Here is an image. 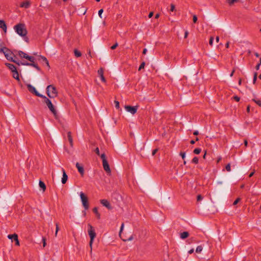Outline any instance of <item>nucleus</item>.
I'll use <instances>...</instances> for the list:
<instances>
[{"mask_svg":"<svg viewBox=\"0 0 261 261\" xmlns=\"http://www.w3.org/2000/svg\"><path fill=\"white\" fill-rule=\"evenodd\" d=\"M14 30L17 34L21 37H25L27 30L24 23H19L14 27Z\"/></svg>","mask_w":261,"mask_h":261,"instance_id":"nucleus-1","label":"nucleus"},{"mask_svg":"<svg viewBox=\"0 0 261 261\" xmlns=\"http://www.w3.org/2000/svg\"><path fill=\"white\" fill-rule=\"evenodd\" d=\"M46 94L50 98H54L58 96V91L56 88L53 85H49L46 88Z\"/></svg>","mask_w":261,"mask_h":261,"instance_id":"nucleus-2","label":"nucleus"},{"mask_svg":"<svg viewBox=\"0 0 261 261\" xmlns=\"http://www.w3.org/2000/svg\"><path fill=\"white\" fill-rule=\"evenodd\" d=\"M88 233L90 238L89 245L91 248V252H92V244L93 243L94 239L96 237V233L95 232V230H94L93 227L91 224H88Z\"/></svg>","mask_w":261,"mask_h":261,"instance_id":"nucleus-3","label":"nucleus"},{"mask_svg":"<svg viewBox=\"0 0 261 261\" xmlns=\"http://www.w3.org/2000/svg\"><path fill=\"white\" fill-rule=\"evenodd\" d=\"M43 99H44V102L46 105L47 107L50 110V111L53 114V115L56 117L57 115V111L56 110L54 106L52 103L50 99H49L47 97H46L45 96H43L42 97Z\"/></svg>","mask_w":261,"mask_h":261,"instance_id":"nucleus-4","label":"nucleus"},{"mask_svg":"<svg viewBox=\"0 0 261 261\" xmlns=\"http://www.w3.org/2000/svg\"><path fill=\"white\" fill-rule=\"evenodd\" d=\"M80 197L82 201V205L85 210H87L89 208V204L87 197L84 194V193H80Z\"/></svg>","mask_w":261,"mask_h":261,"instance_id":"nucleus-5","label":"nucleus"},{"mask_svg":"<svg viewBox=\"0 0 261 261\" xmlns=\"http://www.w3.org/2000/svg\"><path fill=\"white\" fill-rule=\"evenodd\" d=\"M4 51H2L6 58V59L10 61H12L13 60V53L8 48L6 47L4 49Z\"/></svg>","mask_w":261,"mask_h":261,"instance_id":"nucleus-6","label":"nucleus"},{"mask_svg":"<svg viewBox=\"0 0 261 261\" xmlns=\"http://www.w3.org/2000/svg\"><path fill=\"white\" fill-rule=\"evenodd\" d=\"M18 55L20 57V58L26 59L30 62H33L34 60H35V57H34L33 56H30L26 53L21 50L18 51Z\"/></svg>","mask_w":261,"mask_h":261,"instance_id":"nucleus-7","label":"nucleus"},{"mask_svg":"<svg viewBox=\"0 0 261 261\" xmlns=\"http://www.w3.org/2000/svg\"><path fill=\"white\" fill-rule=\"evenodd\" d=\"M28 90L32 93L35 94L36 96L42 98L44 95L40 94L36 89V88L30 84L27 85Z\"/></svg>","mask_w":261,"mask_h":261,"instance_id":"nucleus-8","label":"nucleus"},{"mask_svg":"<svg viewBox=\"0 0 261 261\" xmlns=\"http://www.w3.org/2000/svg\"><path fill=\"white\" fill-rule=\"evenodd\" d=\"M125 109L132 114L134 115L135 114L138 110V106H125Z\"/></svg>","mask_w":261,"mask_h":261,"instance_id":"nucleus-9","label":"nucleus"},{"mask_svg":"<svg viewBox=\"0 0 261 261\" xmlns=\"http://www.w3.org/2000/svg\"><path fill=\"white\" fill-rule=\"evenodd\" d=\"M35 60H34L33 62H31V63H29L27 62H23V63H21V64L22 65L33 66L34 68H35L38 71H40V68L38 66V65L35 63Z\"/></svg>","mask_w":261,"mask_h":261,"instance_id":"nucleus-10","label":"nucleus"},{"mask_svg":"<svg viewBox=\"0 0 261 261\" xmlns=\"http://www.w3.org/2000/svg\"><path fill=\"white\" fill-rule=\"evenodd\" d=\"M100 203L104 206L106 207L109 210L112 209V206L110 203V202L108 201V200L106 199H101L100 201Z\"/></svg>","mask_w":261,"mask_h":261,"instance_id":"nucleus-11","label":"nucleus"},{"mask_svg":"<svg viewBox=\"0 0 261 261\" xmlns=\"http://www.w3.org/2000/svg\"><path fill=\"white\" fill-rule=\"evenodd\" d=\"M102 166L104 170L108 173H111V169L109 165V163L107 161H103L102 162Z\"/></svg>","mask_w":261,"mask_h":261,"instance_id":"nucleus-12","label":"nucleus"},{"mask_svg":"<svg viewBox=\"0 0 261 261\" xmlns=\"http://www.w3.org/2000/svg\"><path fill=\"white\" fill-rule=\"evenodd\" d=\"M98 75H99L101 80L104 82H106V80L103 76V70L102 68H100L97 71Z\"/></svg>","mask_w":261,"mask_h":261,"instance_id":"nucleus-13","label":"nucleus"},{"mask_svg":"<svg viewBox=\"0 0 261 261\" xmlns=\"http://www.w3.org/2000/svg\"><path fill=\"white\" fill-rule=\"evenodd\" d=\"M76 167L77 168L78 171L81 174V175H83L84 174V169L82 165H81L80 163H76Z\"/></svg>","mask_w":261,"mask_h":261,"instance_id":"nucleus-14","label":"nucleus"},{"mask_svg":"<svg viewBox=\"0 0 261 261\" xmlns=\"http://www.w3.org/2000/svg\"><path fill=\"white\" fill-rule=\"evenodd\" d=\"M62 171L63 172V177L62 178V183L63 184H65L68 179V176L66 174L64 169L63 168H62Z\"/></svg>","mask_w":261,"mask_h":261,"instance_id":"nucleus-15","label":"nucleus"},{"mask_svg":"<svg viewBox=\"0 0 261 261\" xmlns=\"http://www.w3.org/2000/svg\"><path fill=\"white\" fill-rule=\"evenodd\" d=\"M0 28H1L5 33L7 32V25L5 22L3 20H0Z\"/></svg>","mask_w":261,"mask_h":261,"instance_id":"nucleus-16","label":"nucleus"},{"mask_svg":"<svg viewBox=\"0 0 261 261\" xmlns=\"http://www.w3.org/2000/svg\"><path fill=\"white\" fill-rule=\"evenodd\" d=\"M5 65L12 71V72L17 70L16 67L13 64L6 63H5Z\"/></svg>","mask_w":261,"mask_h":261,"instance_id":"nucleus-17","label":"nucleus"},{"mask_svg":"<svg viewBox=\"0 0 261 261\" xmlns=\"http://www.w3.org/2000/svg\"><path fill=\"white\" fill-rule=\"evenodd\" d=\"M12 73H13V77L15 79L17 80L18 81H19L20 79H19V74H18L17 70H16V71L13 72Z\"/></svg>","mask_w":261,"mask_h":261,"instance_id":"nucleus-18","label":"nucleus"},{"mask_svg":"<svg viewBox=\"0 0 261 261\" xmlns=\"http://www.w3.org/2000/svg\"><path fill=\"white\" fill-rule=\"evenodd\" d=\"M93 212L96 215V217L98 219H100V214L98 212V208L97 207H94L93 209Z\"/></svg>","mask_w":261,"mask_h":261,"instance_id":"nucleus-19","label":"nucleus"},{"mask_svg":"<svg viewBox=\"0 0 261 261\" xmlns=\"http://www.w3.org/2000/svg\"><path fill=\"white\" fill-rule=\"evenodd\" d=\"M189 236V232L187 231H184L180 233V238L182 239H185L188 238Z\"/></svg>","mask_w":261,"mask_h":261,"instance_id":"nucleus-20","label":"nucleus"},{"mask_svg":"<svg viewBox=\"0 0 261 261\" xmlns=\"http://www.w3.org/2000/svg\"><path fill=\"white\" fill-rule=\"evenodd\" d=\"M39 185L40 188H41L43 192H44L46 190V186L45 184L41 180L39 181Z\"/></svg>","mask_w":261,"mask_h":261,"instance_id":"nucleus-21","label":"nucleus"},{"mask_svg":"<svg viewBox=\"0 0 261 261\" xmlns=\"http://www.w3.org/2000/svg\"><path fill=\"white\" fill-rule=\"evenodd\" d=\"M67 137H68V141L70 142V145L72 146V144H73V140H72V137H71V132H68V133H67Z\"/></svg>","mask_w":261,"mask_h":261,"instance_id":"nucleus-22","label":"nucleus"},{"mask_svg":"<svg viewBox=\"0 0 261 261\" xmlns=\"http://www.w3.org/2000/svg\"><path fill=\"white\" fill-rule=\"evenodd\" d=\"M40 58L47 65V66L48 67H49V63H48V61L47 59H46V58L44 56H40Z\"/></svg>","mask_w":261,"mask_h":261,"instance_id":"nucleus-23","label":"nucleus"},{"mask_svg":"<svg viewBox=\"0 0 261 261\" xmlns=\"http://www.w3.org/2000/svg\"><path fill=\"white\" fill-rule=\"evenodd\" d=\"M30 6V3L28 2H23L21 4L20 7H24V8H28Z\"/></svg>","mask_w":261,"mask_h":261,"instance_id":"nucleus-24","label":"nucleus"},{"mask_svg":"<svg viewBox=\"0 0 261 261\" xmlns=\"http://www.w3.org/2000/svg\"><path fill=\"white\" fill-rule=\"evenodd\" d=\"M6 47L4 46L3 42L0 40V53H2V51L4 50V49Z\"/></svg>","mask_w":261,"mask_h":261,"instance_id":"nucleus-25","label":"nucleus"},{"mask_svg":"<svg viewBox=\"0 0 261 261\" xmlns=\"http://www.w3.org/2000/svg\"><path fill=\"white\" fill-rule=\"evenodd\" d=\"M74 53L76 57H80L82 56L81 53L77 49H74Z\"/></svg>","mask_w":261,"mask_h":261,"instance_id":"nucleus-26","label":"nucleus"},{"mask_svg":"<svg viewBox=\"0 0 261 261\" xmlns=\"http://www.w3.org/2000/svg\"><path fill=\"white\" fill-rule=\"evenodd\" d=\"M226 1L230 6H232L234 3L237 2L238 0H226Z\"/></svg>","mask_w":261,"mask_h":261,"instance_id":"nucleus-27","label":"nucleus"},{"mask_svg":"<svg viewBox=\"0 0 261 261\" xmlns=\"http://www.w3.org/2000/svg\"><path fill=\"white\" fill-rule=\"evenodd\" d=\"M14 240L15 241V244L17 245V246H19L20 244H19V240H18V236H14Z\"/></svg>","mask_w":261,"mask_h":261,"instance_id":"nucleus-28","label":"nucleus"},{"mask_svg":"<svg viewBox=\"0 0 261 261\" xmlns=\"http://www.w3.org/2000/svg\"><path fill=\"white\" fill-rule=\"evenodd\" d=\"M202 247L201 246H198L197 247L196 249V252L197 253H200L201 252V251L202 250Z\"/></svg>","mask_w":261,"mask_h":261,"instance_id":"nucleus-29","label":"nucleus"},{"mask_svg":"<svg viewBox=\"0 0 261 261\" xmlns=\"http://www.w3.org/2000/svg\"><path fill=\"white\" fill-rule=\"evenodd\" d=\"M201 151V149L200 148H197L194 150L193 152L195 154H198L200 153Z\"/></svg>","mask_w":261,"mask_h":261,"instance_id":"nucleus-30","label":"nucleus"},{"mask_svg":"<svg viewBox=\"0 0 261 261\" xmlns=\"http://www.w3.org/2000/svg\"><path fill=\"white\" fill-rule=\"evenodd\" d=\"M145 62H143L141 65H140L139 67V69H138V70H141V69H143L145 67Z\"/></svg>","mask_w":261,"mask_h":261,"instance_id":"nucleus-31","label":"nucleus"},{"mask_svg":"<svg viewBox=\"0 0 261 261\" xmlns=\"http://www.w3.org/2000/svg\"><path fill=\"white\" fill-rule=\"evenodd\" d=\"M198 158L197 157H194L193 159H192V163H195V164H198Z\"/></svg>","mask_w":261,"mask_h":261,"instance_id":"nucleus-32","label":"nucleus"},{"mask_svg":"<svg viewBox=\"0 0 261 261\" xmlns=\"http://www.w3.org/2000/svg\"><path fill=\"white\" fill-rule=\"evenodd\" d=\"M257 72H255L254 73L253 80V84H255V82H256V79H257Z\"/></svg>","mask_w":261,"mask_h":261,"instance_id":"nucleus-33","label":"nucleus"},{"mask_svg":"<svg viewBox=\"0 0 261 261\" xmlns=\"http://www.w3.org/2000/svg\"><path fill=\"white\" fill-rule=\"evenodd\" d=\"M214 41V37L211 36L210 38L209 44L211 46H213Z\"/></svg>","mask_w":261,"mask_h":261,"instance_id":"nucleus-34","label":"nucleus"},{"mask_svg":"<svg viewBox=\"0 0 261 261\" xmlns=\"http://www.w3.org/2000/svg\"><path fill=\"white\" fill-rule=\"evenodd\" d=\"M56 232H55V236L57 237V234H58V232L59 230V225H58V223H56Z\"/></svg>","mask_w":261,"mask_h":261,"instance_id":"nucleus-35","label":"nucleus"},{"mask_svg":"<svg viewBox=\"0 0 261 261\" xmlns=\"http://www.w3.org/2000/svg\"><path fill=\"white\" fill-rule=\"evenodd\" d=\"M100 158L101 159H102V161L103 162V161H107V159H106V155L105 153H102L100 155Z\"/></svg>","mask_w":261,"mask_h":261,"instance_id":"nucleus-36","label":"nucleus"},{"mask_svg":"<svg viewBox=\"0 0 261 261\" xmlns=\"http://www.w3.org/2000/svg\"><path fill=\"white\" fill-rule=\"evenodd\" d=\"M225 169H226V170L227 171H228V172L230 171V170H231L230 164H228L226 166V167H225Z\"/></svg>","mask_w":261,"mask_h":261,"instance_id":"nucleus-37","label":"nucleus"},{"mask_svg":"<svg viewBox=\"0 0 261 261\" xmlns=\"http://www.w3.org/2000/svg\"><path fill=\"white\" fill-rule=\"evenodd\" d=\"M253 100L259 106L261 107V100H255L254 99Z\"/></svg>","mask_w":261,"mask_h":261,"instance_id":"nucleus-38","label":"nucleus"},{"mask_svg":"<svg viewBox=\"0 0 261 261\" xmlns=\"http://www.w3.org/2000/svg\"><path fill=\"white\" fill-rule=\"evenodd\" d=\"M114 103L115 104L116 108L117 109H119L120 106H119V101L115 100L114 101Z\"/></svg>","mask_w":261,"mask_h":261,"instance_id":"nucleus-39","label":"nucleus"},{"mask_svg":"<svg viewBox=\"0 0 261 261\" xmlns=\"http://www.w3.org/2000/svg\"><path fill=\"white\" fill-rule=\"evenodd\" d=\"M17 234L14 233V234H9L8 236V238L9 239H14V236H17Z\"/></svg>","mask_w":261,"mask_h":261,"instance_id":"nucleus-40","label":"nucleus"},{"mask_svg":"<svg viewBox=\"0 0 261 261\" xmlns=\"http://www.w3.org/2000/svg\"><path fill=\"white\" fill-rule=\"evenodd\" d=\"M240 200H241V198H237V199H236V200L233 202V205H236V204H238V203L239 202H240Z\"/></svg>","mask_w":261,"mask_h":261,"instance_id":"nucleus-41","label":"nucleus"},{"mask_svg":"<svg viewBox=\"0 0 261 261\" xmlns=\"http://www.w3.org/2000/svg\"><path fill=\"white\" fill-rule=\"evenodd\" d=\"M180 155L181 156L182 159L183 160H184L186 157V152H180Z\"/></svg>","mask_w":261,"mask_h":261,"instance_id":"nucleus-42","label":"nucleus"},{"mask_svg":"<svg viewBox=\"0 0 261 261\" xmlns=\"http://www.w3.org/2000/svg\"><path fill=\"white\" fill-rule=\"evenodd\" d=\"M11 62H13L15 63H16V64H17L18 65H21V63L22 62H20L19 61H17V60H16L15 59H13V60L11 61Z\"/></svg>","mask_w":261,"mask_h":261,"instance_id":"nucleus-43","label":"nucleus"},{"mask_svg":"<svg viewBox=\"0 0 261 261\" xmlns=\"http://www.w3.org/2000/svg\"><path fill=\"white\" fill-rule=\"evenodd\" d=\"M118 46L117 42H116L111 47L112 49H115Z\"/></svg>","mask_w":261,"mask_h":261,"instance_id":"nucleus-44","label":"nucleus"},{"mask_svg":"<svg viewBox=\"0 0 261 261\" xmlns=\"http://www.w3.org/2000/svg\"><path fill=\"white\" fill-rule=\"evenodd\" d=\"M203 199V197L201 195H198L197 197V200L200 201Z\"/></svg>","mask_w":261,"mask_h":261,"instance_id":"nucleus-45","label":"nucleus"},{"mask_svg":"<svg viewBox=\"0 0 261 261\" xmlns=\"http://www.w3.org/2000/svg\"><path fill=\"white\" fill-rule=\"evenodd\" d=\"M171 6V8H170V11H171V12L174 11L175 10V6H174V5H173V4H171V6Z\"/></svg>","mask_w":261,"mask_h":261,"instance_id":"nucleus-46","label":"nucleus"},{"mask_svg":"<svg viewBox=\"0 0 261 261\" xmlns=\"http://www.w3.org/2000/svg\"><path fill=\"white\" fill-rule=\"evenodd\" d=\"M123 228H124V223H122L121 224V228H120V232H119V236H121V233L123 229Z\"/></svg>","mask_w":261,"mask_h":261,"instance_id":"nucleus-47","label":"nucleus"},{"mask_svg":"<svg viewBox=\"0 0 261 261\" xmlns=\"http://www.w3.org/2000/svg\"><path fill=\"white\" fill-rule=\"evenodd\" d=\"M197 16L195 15H193V22L194 23H196L197 22Z\"/></svg>","mask_w":261,"mask_h":261,"instance_id":"nucleus-48","label":"nucleus"},{"mask_svg":"<svg viewBox=\"0 0 261 261\" xmlns=\"http://www.w3.org/2000/svg\"><path fill=\"white\" fill-rule=\"evenodd\" d=\"M103 11V9H100V10H99L98 11V15H99V16L100 18H102V17H101V14H102V13Z\"/></svg>","mask_w":261,"mask_h":261,"instance_id":"nucleus-49","label":"nucleus"},{"mask_svg":"<svg viewBox=\"0 0 261 261\" xmlns=\"http://www.w3.org/2000/svg\"><path fill=\"white\" fill-rule=\"evenodd\" d=\"M43 246L44 247L46 246V240L45 238H42Z\"/></svg>","mask_w":261,"mask_h":261,"instance_id":"nucleus-50","label":"nucleus"},{"mask_svg":"<svg viewBox=\"0 0 261 261\" xmlns=\"http://www.w3.org/2000/svg\"><path fill=\"white\" fill-rule=\"evenodd\" d=\"M158 151V149L156 148V149H154L152 152V155H154L155 154V153L157 152V151Z\"/></svg>","mask_w":261,"mask_h":261,"instance_id":"nucleus-51","label":"nucleus"},{"mask_svg":"<svg viewBox=\"0 0 261 261\" xmlns=\"http://www.w3.org/2000/svg\"><path fill=\"white\" fill-rule=\"evenodd\" d=\"M95 153L97 154V155H99V148L98 147L96 148L95 150Z\"/></svg>","mask_w":261,"mask_h":261,"instance_id":"nucleus-52","label":"nucleus"},{"mask_svg":"<svg viewBox=\"0 0 261 261\" xmlns=\"http://www.w3.org/2000/svg\"><path fill=\"white\" fill-rule=\"evenodd\" d=\"M233 99L236 100L237 101H239L240 98L237 96H235L233 97Z\"/></svg>","mask_w":261,"mask_h":261,"instance_id":"nucleus-53","label":"nucleus"},{"mask_svg":"<svg viewBox=\"0 0 261 261\" xmlns=\"http://www.w3.org/2000/svg\"><path fill=\"white\" fill-rule=\"evenodd\" d=\"M133 238H133V235H132V236H130V237L128 239L125 240H124V241H132V240H133Z\"/></svg>","mask_w":261,"mask_h":261,"instance_id":"nucleus-54","label":"nucleus"},{"mask_svg":"<svg viewBox=\"0 0 261 261\" xmlns=\"http://www.w3.org/2000/svg\"><path fill=\"white\" fill-rule=\"evenodd\" d=\"M188 34H189L188 32L187 31H186L185 32V33L184 38H187Z\"/></svg>","mask_w":261,"mask_h":261,"instance_id":"nucleus-55","label":"nucleus"},{"mask_svg":"<svg viewBox=\"0 0 261 261\" xmlns=\"http://www.w3.org/2000/svg\"><path fill=\"white\" fill-rule=\"evenodd\" d=\"M153 13L152 12H150L148 15V17L151 18L153 16Z\"/></svg>","mask_w":261,"mask_h":261,"instance_id":"nucleus-56","label":"nucleus"},{"mask_svg":"<svg viewBox=\"0 0 261 261\" xmlns=\"http://www.w3.org/2000/svg\"><path fill=\"white\" fill-rule=\"evenodd\" d=\"M260 65V64H258L256 66V67H255V69H256V70H259Z\"/></svg>","mask_w":261,"mask_h":261,"instance_id":"nucleus-57","label":"nucleus"},{"mask_svg":"<svg viewBox=\"0 0 261 261\" xmlns=\"http://www.w3.org/2000/svg\"><path fill=\"white\" fill-rule=\"evenodd\" d=\"M147 51V50L146 48H144L143 50V54L145 55Z\"/></svg>","mask_w":261,"mask_h":261,"instance_id":"nucleus-58","label":"nucleus"},{"mask_svg":"<svg viewBox=\"0 0 261 261\" xmlns=\"http://www.w3.org/2000/svg\"><path fill=\"white\" fill-rule=\"evenodd\" d=\"M254 174V171H253V172H251V173H250V174H249V177H252V176L253 175V174Z\"/></svg>","mask_w":261,"mask_h":261,"instance_id":"nucleus-59","label":"nucleus"},{"mask_svg":"<svg viewBox=\"0 0 261 261\" xmlns=\"http://www.w3.org/2000/svg\"><path fill=\"white\" fill-rule=\"evenodd\" d=\"M194 252V249H191V250H190L189 251H188V253L189 254H192V253H193Z\"/></svg>","mask_w":261,"mask_h":261,"instance_id":"nucleus-60","label":"nucleus"},{"mask_svg":"<svg viewBox=\"0 0 261 261\" xmlns=\"http://www.w3.org/2000/svg\"><path fill=\"white\" fill-rule=\"evenodd\" d=\"M244 144H245V146L246 147L247 146V145H248V142L247 141V140H244Z\"/></svg>","mask_w":261,"mask_h":261,"instance_id":"nucleus-61","label":"nucleus"},{"mask_svg":"<svg viewBox=\"0 0 261 261\" xmlns=\"http://www.w3.org/2000/svg\"><path fill=\"white\" fill-rule=\"evenodd\" d=\"M193 134H194V135H196H196H198L199 134V133H198V132L197 130H196V131H195V132L193 133Z\"/></svg>","mask_w":261,"mask_h":261,"instance_id":"nucleus-62","label":"nucleus"},{"mask_svg":"<svg viewBox=\"0 0 261 261\" xmlns=\"http://www.w3.org/2000/svg\"><path fill=\"white\" fill-rule=\"evenodd\" d=\"M234 71H235V70H234V69H233V70L232 71L231 73H230V76H233V73H234Z\"/></svg>","mask_w":261,"mask_h":261,"instance_id":"nucleus-63","label":"nucleus"},{"mask_svg":"<svg viewBox=\"0 0 261 261\" xmlns=\"http://www.w3.org/2000/svg\"><path fill=\"white\" fill-rule=\"evenodd\" d=\"M216 41L217 42H218L219 41V36H217L216 37Z\"/></svg>","mask_w":261,"mask_h":261,"instance_id":"nucleus-64","label":"nucleus"}]
</instances>
